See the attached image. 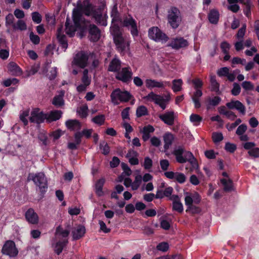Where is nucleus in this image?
<instances>
[{
	"label": "nucleus",
	"mask_w": 259,
	"mask_h": 259,
	"mask_svg": "<svg viewBox=\"0 0 259 259\" xmlns=\"http://www.w3.org/2000/svg\"><path fill=\"white\" fill-rule=\"evenodd\" d=\"M93 6L90 3L89 0H84L82 4L78 5L76 10L73 12V20L76 26L85 24L87 26V22L83 16V14L90 16L93 14Z\"/></svg>",
	"instance_id": "1"
},
{
	"label": "nucleus",
	"mask_w": 259,
	"mask_h": 259,
	"mask_svg": "<svg viewBox=\"0 0 259 259\" xmlns=\"http://www.w3.org/2000/svg\"><path fill=\"white\" fill-rule=\"evenodd\" d=\"M110 30L117 51L121 54L124 55L130 49L128 39L127 37L122 35L119 27L117 25L113 24Z\"/></svg>",
	"instance_id": "2"
},
{
	"label": "nucleus",
	"mask_w": 259,
	"mask_h": 259,
	"mask_svg": "<svg viewBox=\"0 0 259 259\" xmlns=\"http://www.w3.org/2000/svg\"><path fill=\"white\" fill-rule=\"evenodd\" d=\"M143 99L147 101L154 102L155 104L158 105L162 110H164L170 100V95L168 93L164 97L151 92L148 95L144 97Z\"/></svg>",
	"instance_id": "3"
},
{
	"label": "nucleus",
	"mask_w": 259,
	"mask_h": 259,
	"mask_svg": "<svg viewBox=\"0 0 259 259\" xmlns=\"http://www.w3.org/2000/svg\"><path fill=\"white\" fill-rule=\"evenodd\" d=\"M27 180L28 181H32L39 187L41 193H44L46 192L48 189V183L47 178L44 173L29 174L27 177Z\"/></svg>",
	"instance_id": "4"
},
{
	"label": "nucleus",
	"mask_w": 259,
	"mask_h": 259,
	"mask_svg": "<svg viewBox=\"0 0 259 259\" xmlns=\"http://www.w3.org/2000/svg\"><path fill=\"white\" fill-rule=\"evenodd\" d=\"M168 23L173 29L177 28L182 21L181 13L176 7H171L168 11L167 14Z\"/></svg>",
	"instance_id": "5"
},
{
	"label": "nucleus",
	"mask_w": 259,
	"mask_h": 259,
	"mask_svg": "<svg viewBox=\"0 0 259 259\" xmlns=\"http://www.w3.org/2000/svg\"><path fill=\"white\" fill-rule=\"evenodd\" d=\"M110 97L114 104L118 105L120 102H128L131 99L132 95L127 91H122L119 89H116L111 93Z\"/></svg>",
	"instance_id": "6"
},
{
	"label": "nucleus",
	"mask_w": 259,
	"mask_h": 259,
	"mask_svg": "<svg viewBox=\"0 0 259 259\" xmlns=\"http://www.w3.org/2000/svg\"><path fill=\"white\" fill-rule=\"evenodd\" d=\"M177 162L180 163H184L190 160L194 157L193 154L189 151H185L184 149L181 147H178L174 151Z\"/></svg>",
	"instance_id": "7"
},
{
	"label": "nucleus",
	"mask_w": 259,
	"mask_h": 259,
	"mask_svg": "<svg viewBox=\"0 0 259 259\" xmlns=\"http://www.w3.org/2000/svg\"><path fill=\"white\" fill-rule=\"evenodd\" d=\"M148 35L156 41L165 42L168 39V37L157 27L150 28L148 31Z\"/></svg>",
	"instance_id": "8"
},
{
	"label": "nucleus",
	"mask_w": 259,
	"mask_h": 259,
	"mask_svg": "<svg viewBox=\"0 0 259 259\" xmlns=\"http://www.w3.org/2000/svg\"><path fill=\"white\" fill-rule=\"evenodd\" d=\"M88 59V54L83 51H80L76 54L72 62L80 68H84L87 66Z\"/></svg>",
	"instance_id": "9"
},
{
	"label": "nucleus",
	"mask_w": 259,
	"mask_h": 259,
	"mask_svg": "<svg viewBox=\"0 0 259 259\" xmlns=\"http://www.w3.org/2000/svg\"><path fill=\"white\" fill-rule=\"evenodd\" d=\"M89 22H86L89 31V38L93 42H96L99 40L101 37V31L95 24H88Z\"/></svg>",
	"instance_id": "10"
},
{
	"label": "nucleus",
	"mask_w": 259,
	"mask_h": 259,
	"mask_svg": "<svg viewBox=\"0 0 259 259\" xmlns=\"http://www.w3.org/2000/svg\"><path fill=\"white\" fill-rule=\"evenodd\" d=\"M47 117L46 114H44L39 108H36L31 111L29 120L31 122L40 123L43 122Z\"/></svg>",
	"instance_id": "11"
},
{
	"label": "nucleus",
	"mask_w": 259,
	"mask_h": 259,
	"mask_svg": "<svg viewBox=\"0 0 259 259\" xmlns=\"http://www.w3.org/2000/svg\"><path fill=\"white\" fill-rule=\"evenodd\" d=\"M2 252L10 256H15L18 252L13 241H8L6 242L2 248Z\"/></svg>",
	"instance_id": "12"
},
{
	"label": "nucleus",
	"mask_w": 259,
	"mask_h": 259,
	"mask_svg": "<svg viewBox=\"0 0 259 259\" xmlns=\"http://www.w3.org/2000/svg\"><path fill=\"white\" fill-rule=\"evenodd\" d=\"M91 82V76H89V70L85 69L83 71V75L81 77V83L77 87V91L78 92L85 91L87 88L89 86Z\"/></svg>",
	"instance_id": "13"
},
{
	"label": "nucleus",
	"mask_w": 259,
	"mask_h": 259,
	"mask_svg": "<svg viewBox=\"0 0 259 259\" xmlns=\"http://www.w3.org/2000/svg\"><path fill=\"white\" fill-rule=\"evenodd\" d=\"M133 73L130 67L123 68L120 71L117 72L116 78L124 82H127L132 79Z\"/></svg>",
	"instance_id": "14"
},
{
	"label": "nucleus",
	"mask_w": 259,
	"mask_h": 259,
	"mask_svg": "<svg viewBox=\"0 0 259 259\" xmlns=\"http://www.w3.org/2000/svg\"><path fill=\"white\" fill-rule=\"evenodd\" d=\"M123 24L130 29L131 33L134 36L138 35L136 22L132 16L126 17L123 20Z\"/></svg>",
	"instance_id": "15"
},
{
	"label": "nucleus",
	"mask_w": 259,
	"mask_h": 259,
	"mask_svg": "<svg viewBox=\"0 0 259 259\" xmlns=\"http://www.w3.org/2000/svg\"><path fill=\"white\" fill-rule=\"evenodd\" d=\"M188 41L182 37H177L172 38L168 43V46L174 49L178 50L188 46Z\"/></svg>",
	"instance_id": "16"
},
{
	"label": "nucleus",
	"mask_w": 259,
	"mask_h": 259,
	"mask_svg": "<svg viewBox=\"0 0 259 259\" xmlns=\"http://www.w3.org/2000/svg\"><path fill=\"white\" fill-rule=\"evenodd\" d=\"M164 176L168 179L177 181L180 184L184 183L186 180L185 175L179 172L166 171Z\"/></svg>",
	"instance_id": "17"
},
{
	"label": "nucleus",
	"mask_w": 259,
	"mask_h": 259,
	"mask_svg": "<svg viewBox=\"0 0 259 259\" xmlns=\"http://www.w3.org/2000/svg\"><path fill=\"white\" fill-rule=\"evenodd\" d=\"M226 106L230 109H235L237 110L242 115L245 114L246 108L239 101H231L230 102L227 103Z\"/></svg>",
	"instance_id": "18"
},
{
	"label": "nucleus",
	"mask_w": 259,
	"mask_h": 259,
	"mask_svg": "<svg viewBox=\"0 0 259 259\" xmlns=\"http://www.w3.org/2000/svg\"><path fill=\"white\" fill-rule=\"evenodd\" d=\"M159 117L167 125H172L174 123L175 117L174 111L166 112L164 114L160 115Z\"/></svg>",
	"instance_id": "19"
},
{
	"label": "nucleus",
	"mask_w": 259,
	"mask_h": 259,
	"mask_svg": "<svg viewBox=\"0 0 259 259\" xmlns=\"http://www.w3.org/2000/svg\"><path fill=\"white\" fill-rule=\"evenodd\" d=\"M170 199L172 201V209L182 213L183 211V205L180 197L177 195H173L170 197Z\"/></svg>",
	"instance_id": "20"
},
{
	"label": "nucleus",
	"mask_w": 259,
	"mask_h": 259,
	"mask_svg": "<svg viewBox=\"0 0 259 259\" xmlns=\"http://www.w3.org/2000/svg\"><path fill=\"white\" fill-rule=\"evenodd\" d=\"M27 221L32 224H37L38 222V216L32 208H29L25 213Z\"/></svg>",
	"instance_id": "21"
},
{
	"label": "nucleus",
	"mask_w": 259,
	"mask_h": 259,
	"mask_svg": "<svg viewBox=\"0 0 259 259\" xmlns=\"http://www.w3.org/2000/svg\"><path fill=\"white\" fill-rule=\"evenodd\" d=\"M121 68V61L115 57L110 62L108 70L111 72H118Z\"/></svg>",
	"instance_id": "22"
},
{
	"label": "nucleus",
	"mask_w": 259,
	"mask_h": 259,
	"mask_svg": "<svg viewBox=\"0 0 259 259\" xmlns=\"http://www.w3.org/2000/svg\"><path fill=\"white\" fill-rule=\"evenodd\" d=\"M85 233V227L79 225L74 228L72 231L73 238L74 240H78L83 236Z\"/></svg>",
	"instance_id": "23"
},
{
	"label": "nucleus",
	"mask_w": 259,
	"mask_h": 259,
	"mask_svg": "<svg viewBox=\"0 0 259 259\" xmlns=\"http://www.w3.org/2000/svg\"><path fill=\"white\" fill-rule=\"evenodd\" d=\"M75 26L73 25H70L69 23V20L67 18L66 21L65 22V30L66 33L69 35L70 36L72 37L74 35L75 32L76 30V28L82 27H84V26H87L85 24H82L80 26H76V25L74 23Z\"/></svg>",
	"instance_id": "24"
},
{
	"label": "nucleus",
	"mask_w": 259,
	"mask_h": 259,
	"mask_svg": "<svg viewBox=\"0 0 259 259\" xmlns=\"http://www.w3.org/2000/svg\"><path fill=\"white\" fill-rule=\"evenodd\" d=\"M65 124L71 131H78L81 128V123L76 119H69L66 121Z\"/></svg>",
	"instance_id": "25"
},
{
	"label": "nucleus",
	"mask_w": 259,
	"mask_h": 259,
	"mask_svg": "<svg viewBox=\"0 0 259 259\" xmlns=\"http://www.w3.org/2000/svg\"><path fill=\"white\" fill-rule=\"evenodd\" d=\"M146 86L148 89L154 88H164V83L163 81H158L156 80L148 79L145 81Z\"/></svg>",
	"instance_id": "26"
},
{
	"label": "nucleus",
	"mask_w": 259,
	"mask_h": 259,
	"mask_svg": "<svg viewBox=\"0 0 259 259\" xmlns=\"http://www.w3.org/2000/svg\"><path fill=\"white\" fill-rule=\"evenodd\" d=\"M10 73L14 76H19L22 74L21 68L14 62H10L8 66Z\"/></svg>",
	"instance_id": "27"
},
{
	"label": "nucleus",
	"mask_w": 259,
	"mask_h": 259,
	"mask_svg": "<svg viewBox=\"0 0 259 259\" xmlns=\"http://www.w3.org/2000/svg\"><path fill=\"white\" fill-rule=\"evenodd\" d=\"M154 131V127L151 125H148L145 126L140 132L143 134L142 139L144 141H147L150 138V134L153 133Z\"/></svg>",
	"instance_id": "28"
},
{
	"label": "nucleus",
	"mask_w": 259,
	"mask_h": 259,
	"mask_svg": "<svg viewBox=\"0 0 259 259\" xmlns=\"http://www.w3.org/2000/svg\"><path fill=\"white\" fill-rule=\"evenodd\" d=\"M220 14L216 9L210 10L208 14V18L210 23L216 24L218 23L219 19Z\"/></svg>",
	"instance_id": "29"
},
{
	"label": "nucleus",
	"mask_w": 259,
	"mask_h": 259,
	"mask_svg": "<svg viewBox=\"0 0 259 259\" xmlns=\"http://www.w3.org/2000/svg\"><path fill=\"white\" fill-rule=\"evenodd\" d=\"M62 114V112L60 110L52 111L49 114H46L47 115L46 119L49 122L56 121L60 118Z\"/></svg>",
	"instance_id": "30"
},
{
	"label": "nucleus",
	"mask_w": 259,
	"mask_h": 259,
	"mask_svg": "<svg viewBox=\"0 0 259 259\" xmlns=\"http://www.w3.org/2000/svg\"><path fill=\"white\" fill-rule=\"evenodd\" d=\"M174 137L172 134L167 133L163 136V141L164 142V148L167 150L172 143Z\"/></svg>",
	"instance_id": "31"
},
{
	"label": "nucleus",
	"mask_w": 259,
	"mask_h": 259,
	"mask_svg": "<svg viewBox=\"0 0 259 259\" xmlns=\"http://www.w3.org/2000/svg\"><path fill=\"white\" fill-rule=\"evenodd\" d=\"M93 17L96 22L102 26L107 25V21L105 18L103 16L101 13L94 12L93 14Z\"/></svg>",
	"instance_id": "32"
},
{
	"label": "nucleus",
	"mask_w": 259,
	"mask_h": 259,
	"mask_svg": "<svg viewBox=\"0 0 259 259\" xmlns=\"http://www.w3.org/2000/svg\"><path fill=\"white\" fill-rule=\"evenodd\" d=\"M67 243V239H64L63 241H59L56 243L55 247V251L57 254L59 255L62 252L63 248L66 246Z\"/></svg>",
	"instance_id": "33"
},
{
	"label": "nucleus",
	"mask_w": 259,
	"mask_h": 259,
	"mask_svg": "<svg viewBox=\"0 0 259 259\" xmlns=\"http://www.w3.org/2000/svg\"><path fill=\"white\" fill-rule=\"evenodd\" d=\"M221 101V99L220 97L218 96H215L214 97L211 98H208L207 99V102L208 103L207 105V109H209L210 108L211 106H216L219 105Z\"/></svg>",
	"instance_id": "34"
},
{
	"label": "nucleus",
	"mask_w": 259,
	"mask_h": 259,
	"mask_svg": "<svg viewBox=\"0 0 259 259\" xmlns=\"http://www.w3.org/2000/svg\"><path fill=\"white\" fill-rule=\"evenodd\" d=\"M221 183L224 185V189L226 192H230L233 190V182L230 179H223Z\"/></svg>",
	"instance_id": "35"
},
{
	"label": "nucleus",
	"mask_w": 259,
	"mask_h": 259,
	"mask_svg": "<svg viewBox=\"0 0 259 259\" xmlns=\"http://www.w3.org/2000/svg\"><path fill=\"white\" fill-rule=\"evenodd\" d=\"M104 183L105 180L104 179H101L99 180L96 184V192L99 196H101L103 194L102 188Z\"/></svg>",
	"instance_id": "36"
},
{
	"label": "nucleus",
	"mask_w": 259,
	"mask_h": 259,
	"mask_svg": "<svg viewBox=\"0 0 259 259\" xmlns=\"http://www.w3.org/2000/svg\"><path fill=\"white\" fill-rule=\"evenodd\" d=\"M69 234V231L67 230H63L60 226L57 227L55 232L56 236H59L60 237L66 238Z\"/></svg>",
	"instance_id": "37"
},
{
	"label": "nucleus",
	"mask_w": 259,
	"mask_h": 259,
	"mask_svg": "<svg viewBox=\"0 0 259 259\" xmlns=\"http://www.w3.org/2000/svg\"><path fill=\"white\" fill-rule=\"evenodd\" d=\"M13 28L15 30H24L26 29L27 26L24 21L19 20L16 23L13 24Z\"/></svg>",
	"instance_id": "38"
},
{
	"label": "nucleus",
	"mask_w": 259,
	"mask_h": 259,
	"mask_svg": "<svg viewBox=\"0 0 259 259\" xmlns=\"http://www.w3.org/2000/svg\"><path fill=\"white\" fill-rule=\"evenodd\" d=\"M182 80L181 79H174L172 81V89L174 92L180 91L182 89Z\"/></svg>",
	"instance_id": "39"
},
{
	"label": "nucleus",
	"mask_w": 259,
	"mask_h": 259,
	"mask_svg": "<svg viewBox=\"0 0 259 259\" xmlns=\"http://www.w3.org/2000/svg\"><path fill=\"white\" fill-rule=\"evenodd\" d=\"M142 179V178L141 175H137L136 176L134 181L132 183V190H136L139 188L141 184Z\"/></svg>",
	"instance_id": "40"
},
{
	"label": "nucleus",
	"mask_w": 259,
	"mask_h": 259,
	"mask_svg": "<svg viewBox=\"0 0 259 259\" xmlns=\"http://www.w3.org/2000/svg\"><path fill=\"white\" fill-rule=\"evenodd\" d=\"M62 95H58L54 97L53 98L52 103L56 106L60 107L64 105V101Z\"/></svg>",
	"instance_id": "41"
},
{
	"label": "nucleus",
	"mask_w": 259,
	"mask_h": 259,
	"mask_svg": "<svg viewBox=\"0 0 259 259\" xmlns=\"http://www.w3.org/2000/svg\"><path fill=\"white\" fill-rule=\"evenodd\" d=\"M148 114L147 108L144 106H139L136 110V115L138 117L146 115Z\"/></svg>",
	"instance_id": "42"
},
{
	"label": "nucleus",
	"mask_w": 259,
	"mask_h": 259,
	"mask_svg": "<svg viewBox=\"0 0 259 259\" xmlns=\"http://www.w3.org/2000/svg\"><path fill=\"white\" fill-rule=\"evenodd\" d=\"M100 148L102 150V154L105 155L109 154L110 152V148L106 142H101L100 144Z\"/></svg>",
	"instance_id": "43"
},
{
	"label": "nucleus",
	"mask_w": 259,
	"mask_h": 259,
	"mask_svg": "<svg viewBox=\"0 0 259 259\" xmlns=\"http://www.w3.org/2000/svg\"><path fill=\"white\" fill-rule=\"evenodd\" d=\"M190 120L195 125H197L202 121V118L198 114H192L190 117Z\"/></svg>",
	"instance_id": "44"
},
{
	"label": "nucleus",
	"mask_w": 259,
	"mask_h": 259,
	"mask_svg": "<svg viewBox=\"0 0 259 259\" xmlns=\"http://www.w3.org/2000/svg\"><path fill=\"white\" fill-rule=\"evenodd\" d=\"M153 164L152 160L149 157H146L144 159V161L142 165L144 166V168L147 170L150 169Z\"/></svg>",
	"instance_id": "45"
},
{
	"label": "nucleus",
	"mask_w": 259,
	"mask_h": 259,
	"mask_svg": "<svg viewBox=\"0 0 259 259\" xmlns=\"http://www.w3.org/2000/svg\"><path fill=\"white\" fill-rule=\"evenodd\" d=\"M111 16L112 18V23H113L114 22L118 21L120 20L119 17L117 9L115 6H114L113 9L112 10Z\"/></svg>",
	"instance_id": "46"
},
{
	"label": "nucleus",
	"mask_w": 259,
	"mask_h": 259,
	"mask_svg": "<svg viewBox=\"0 0 259 259\" xmlns=\"http://www.w3.org/2000/svg\"><path fill=\"white\" fill-rule=\"evenodd\" d=\"M241 92V87L240 85L236 82H234L233 84V88L231 90V94L233 96H238Z\"/></svg>",
	"instance_id": "47"
},
{
	"label": "nucleus",
	"mask_w": 259,
	"mask_h": 259,
	"mask_svg": "<svg viewBox=\"0 0 259 259\" xmlns=\"http://www.w3.org/2000/svg\"><path fill=\"white\" fill-rule=\"evenodd\" d=\"M105 120V116L104 115H99L96 116L92 119V121L98 124L102 125L104 123Z\"/></svg>",
	"instance_id": "48"
},
{
	"label": "nucleus",
	"mask_w": 259,
	"mask_h": 259,
	"mask_svg": "<svg viewBox=\"0 0 259 259\" xmlns=\"http://www.w3.org/2000/svg\"><path fill=\"white\" fill-rule=\"evenodd\" d=\"M62 27L58 28L57 30V37L61 44L63 43L67 42L66 40V37L64 35L62 34Z\"/></svg>",
	"instance_id": "49"
},
{
	"label": "nucleus",
	"mask_w": 259,
	"mask_h": 259,
	"mask_svg": "<svg viewBox=\"0 0 259 259\" xmlns=\"http://www.w3.org/2000/svg\"><path fill=\"white\" fill-rule=\"evenodd\" d=\"M212 139L214 143H217L223 140V136L221 133H213Z\"/></svg>",
	"instance_id": "50"
},
{
	"label": "nucleus",
	"mask_w": 259,
	"mask_h": 259,
	"mask_svg": "<svg viewBox=\"0 0 259 259\" xmlns=\"http://www.w3.org/2000/svg\"><path fill=\"white\" fill-rule=\"evenodd\" d=\"M29 115V111L28 110L23 111L20 115V119L23 122L25 125H26L28 124V121L26 117L28 116Z\"/></svg>",
	"instance_id": "51"
},
{
	"label": "nucleus",
	"mask_w": 259,
	"mask_h": 259,
	"mask_svg": "<svg viewBox=\"0 0 259 259\" xmlns=\"http://www.w3.org/2000/svg\"><path fill=\"white\" fill-rule=\"evenodd\" d=\"M201 211V209L199 207L192 205L191 206H189L186 209V212H190L192 214H197L199 213Z\"/></svg>",
	"instance_id": "52"
},
{
	"label": "nucleus",
	"mask_w": 259,
	"mask_h": 259,
	"mask_svg": "<svg viewBox=\"0 0 259 259\" xmlns=\"http://www.w3.org/2000/svg\"><path fill=\"white\" fill-rule=\"evenodd\" d=\"M38 139L42 142V144L47 146L49 144V141L48 140L47 135L43 133H40L38 136Z\"/></svg>",
	"instance_id": "53"
},
{
	"label": "nucleus",
	"mask_w": 259,
	"mask_h": 259,
	"mask_svg": "<svg viewBox=\"0 0 259 259\" xmlns=\"http://www.w3.org/2000/svg\"><path fill=\"white\" fill-rule=\"evenodd\" d=\"M242 87L246 91H251L254 89L253 84L249 81H244L241 84Z\"/></svg>",
	"instance_id": "54"
},
{
	"label": "nucleus",
	"mask_w": 259,
	"mask_h": 259,
	"mask_svg": "<svg viewBox=\"0 0 259 259\" xmlns=\"http://www.w3.org/2000/svg\"><path fill=\"white\" fill-rule=\"evenodd\" d=\"M230 45L226 41L222 42L220 46L221 49L224 54L229 53V50L230 49Z\"/></svg>",
	"instance_id": "55"
},
{
	"label": "nucleus",
	"mask_w": 259,
	"mask_h": 259,
	"mask_svg": "<svg viewBox=\"0 0 259 259\" xmlns=\"http://www.w3.org/2000/svg\"><path fill=\"white\" fill-rule=\"evenodd\" d=\"M247 128V127L246 124H242L238 127L236 134L238 136L242 135L246 132Z\"/></svg>",
	"instance_id": "56"
},
{
	"label": "nucleus",
	"mask_w": 259,
	"mask_h": 259,
	"mask_svg": "<svg viewBox=\"0 0 259 259\" xmlns=\"http://www.w3.org/2000/svg\"><path fill=\"white\" fill-rule=\"evenodd\" d=\"M29 37L31 42L34 45H37L40 42L39 37L38 35L34 34L32 32H30Z\"/></svg>",
	"instance_id": "57"
},
{
	"label": "nucleus",
	"mask_w": 259,
	"mask_h": 259,
	"mask_svg": "<svg viewBox=\"0 0 259 259\" xmlns=\"http://www.w3.org/2000/svg\"><path fill=\"white\" fill-rule=\"evenodd\" d=\"M32 19L33 22L37 24L40 23L41 21V15L36 12L32 13Z\"/></svg>",
	"instance_id": "58"
},
{
	"label": "nucleus",
	"mask_w": 259,
	"mask_h": 259,
	"mask_svg": "<svg viewBox=\"0 0 259 259\" xmlns=\"http://www.w3.org/2000/svg\"><path fill=\"white\" fill-rule=\"evenodd\" d=\"M225 149L228 152L233 153L236 149V146L228 142L226 144Z\"/></svg>",
	"instance_id": "59"
},
{
	"label": "nucleus",
	"mask_w": 259,
	"mask_h": 259,
	"mask_svg": "<svg viewBox=\"0 0 259 259\" xmlns=\"http://www.w3.org/2000/svg\"><path fill=\"white\" fill-rule=\"evenodd\" d=\"M169 246L167 243L163 242L159 243L157 246V249L158 250L163 252L166 251L168 249Z\"/></svg>",
	"instance_id": "60"
},
{
	"label": "nucleus",
	"mask_w": 259,
	"mask_h": 259,
	"mask_svg": "<svg viewBox=\"0 0 259 259\" xmlns=\"http://www.w3.org/2000/svg\"><path fill=\"white\" fill-rule=\"evenodd\" d=\"M229 72V68L228 67H225L220 68L218 71L217 73L219 76H227V75H228Z\"/></svg>",
	"instance_id": "61"
},
{
	"label": "nucleus",
	"mask_w": 259,
	"mask_h": 259,
	"mask_svg": "<svg viewBox=\"0 0 259 259\" xmlns=\"http://www.w3.org/2000/svg\"><path fill=\"white\" fill-rule=\"evenodd\" d=\"M248 154L250 156L254 158H258L259 157V148H253L252 150L248 151Z\"/></svg>",
	"instance_id": "62"
},
{
	"label": "nucleus",
	"mask_w": 259,
	"mask_h": 259,
	"mask_svg": "<svg viewBox=\"0 0 259 259\" xmlns=\"http://www.w3.org/2000/svg\"><path fill=\"white\" fill-rule=\"evenodd\" d=\"M188 162H189L190 163V164L191 165V168H190V171H192L193 169L198 168V162L197 161L196 159L194 157L192 158L190 160H188Z\"/></svg>",
	"instance_id": "63"
},
{
	"label": "nucleus",
	"mask_w": 259,
	"mask_h": 259,
	"mask_svg": "<svg viewBox=\"0 0 259 259\" xmlns=\"http://www.w3.org/2000/svg\"><path fill=\"white\" fill-rule=\"evenodd\" d=\"M14 17L13 15L12 14H9L6 17V24L7 25H12L13 24H15L14 23Z\"/></svg>",
	"instance_id": "64"
}]
</instances>
